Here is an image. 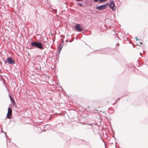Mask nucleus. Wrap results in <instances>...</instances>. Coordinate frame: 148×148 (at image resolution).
Returning a JSON list of instances; mask_svg holds the SVG:
<instances>
[{
  "instance_id": "10",
  "label": "nucleus",
  "mask_w": 148,
  "mask_h": 148,
  "mask_svg": "<svg viewBox=\"0 0 148 148\" xmlns=\"http://www.w3.org/2000/svg\"><path fill=\"white\" fill-rule=\"evenodd\" d=\"M9 97L10 99V100L11 101H12L13 100H14L12 97L10 96V95H9Z\"/></svg>"
},
{
  "instance_id": "12",
  "label": "nucleus",
  "mask_w": 148,
  "mask_h": 148,
  "mask_svg": "<svg viewBox=\"0 0 148 148\" xmlns=\"http://www.w3.org/2000/svg\"><path fill=\"white\" fill-rule=\"evenodd\" d=\"M77 5L80 6H81L82 5L81 3H77Z\"/></svg>"
},
{
  "instance_id": "5",
  "label": "nucleus",
  "mask_w": 148,
  "mask_h": 148,
  "mask_svg": "<svg viewBox=\"0 0 148 148\" xmlns=\"http://www.w3.org/2000/svg\"><path fill=\"white\" fill-rule=\"evenodd\" d=\"M76 30L78 32H80L83 30V28L81 27L79 24H77L75 26Z\"/></svg>"
},
{
  "instance_id": "9",
  "label": "nucleus",
  "mask_w": 148,
  "mask_h": 148,
  "mask_svg": "<svg viewBox=\"0 0 148 148\" xmlns=\"http://www.w3.org/2000/svg\"><path fill=\"white\" fill-rule=\"evenodd\" d=\"M12 103H13V105L14 107H15L16 106V105L15 104V102L14 101V100H13L12 101Z\"/></svg>"
},
{
  "instance_id": "7",
  "label": "nucleus",
  "mask_w": 148,
  "mask_h": 148,
  "mask_svg": "<svg viewBox=\"0 0 148 148\" xmlns=\"http://www.w3.org/2000/svg\"><path fill=\"white\" fill-rule=\"evenodd\" d=\"M63 45H62L61 44H60L58 47V53L59 54L60 52V51L62 48Z\"/></svg>"
},
{
  "instance_id": "19",
  "label": "nucleus",
  "mask_w": 148,
  "mask_h": 148,
  "mask_svg": "<svg viewBox=\"0 0 148 148\" xmlns=\"http://www.w3.org/2000/svg\"><path fill=\"white\" fill-rule=\"evenodd\" d=\"M5 134H6V132L5 133Z\"/></svg>"
},
{
  "instance_id": "3",
  "label": "nucleus",
  "mask_w": 148,
  "mask_h": 148,
  "mask_svg": "<svg viewBox=\"0 0 148 148\" xmlns=\"http://www.w3.org/2000/svg\"><path fill=\"white\" fill-rule=\"evenodd\" d=\"M7 61L8 63L10 64H14L15 63L14 60L11 57H8L7 58Z\"/></svg>"
},
{
  "instance_id": "13",
  "label": "nucleus",
  "mask_w": 148,
  "mask_h": 148,
  "mask_svg": "<svg viewBox=\"0 0 148 148\" xmlns=\"http://www.w3.org/2000/svg\"><path fill=\"white\" fill-rule=\"evenodd\" d=\"M135 39H136V41H138V38L137 37H136L135 38Z\"/></svg>"
},
{
  "instance_id": "1",
  "label": "nucleus",
  "mask_w": 148,
  "mask_h": 148,
  "mask_svg": "<svg viewBox=\"0 0 148 148\" xmlns=\"http://www.w3.org/2000/svg\"><path fill=\"white\" fill-rule=\"evenodd\" d=\"M31 45L32 47L38 48L40 49H43L42 45L40 42H31Z\"/></svg>"
},
{
  "instance_id": "15",
  "label": "nucleus",
  "mask_w": 148,
  "mask_h": 148,
  "mask_svg": "<svg viewBox=\"0 0 148 148\" xmlns=\"http://www.w3.org/2000/svg\"><path fill=\"white\" fill-rule=\"evenodd\" d=\"M77 1H83V0H75Z\"/></svg>"
},
{
  "instance_id": "11",
  "label": "nucleus",
  "mask_w": 148,
  "mask_h": 148,
  "mask_svg": "<svg viewBox=\"0 0 148 148\" xmlns=\"http://www.w3.org/2000/svg\"><path fill=\"white\" fill-rule=\"evenodd\" d=\"M107 0H99V1L100 2H103V1H107Z\"/></svg>"
},
{
  "instance_id": "2",
  "label": "nucleus",
  "mask_w": 148,
  "mask_h": 148,
  "mask_svg": "<svg viewBox=\"0 0 148 148\" xmlns=\"http://www.w3.org/2000/svg\"><path fill=\"white\" fill-rule=\"evenodd\" d=\"M109 7L111 8L112 10L114 11L116 10V8H115L114 2V1H112L109 4Z\"/></svg>"
},
{
  "instance_id": "14",
  "label": "nucleus",
  "mask_w": 148,
  "mask_h": 148,
  "mask_svg": "<svg viewBox=\"0 0 148 148\" xmlns=\"http://www.w3.org/2000/svg\"><path fill=\"white\" fill-rule=\"evenodd\" d=\"M94 1L96 2L98 1V0H94Z\"/></svg>"
},
{
  "instance_id": "4",
  "label": "nucleus",
  "mask_w": 148,
  "mask_h": 148,
  "mask_svg": "<svg viewBox=\"0 0 148 148\" xmlns=\"http://www.w3.org/2000/svg\"><path fill=\"white\" fill-rule=\"evenodd\" d=\"M12 114V110L10 108H8V113L7 114V117L10 119L11 118V116Z\"/></svg>"
},
{
  "instance_id": "6",
  "label": "nucleus",
  "mask_w": 148,
  "mask_h": 148,
  "mask_svg": "<svg viewBox=\"0 0 148 148\" xmlns=\"http://www.w3.org/2000/svg\"><path fill=\"white\" fill-rule=\"evenodd\" d=\"M96 9H98L99 10H101L105 9L102 5L97 6L96 7Z\"/></svg>"
},
{
  "instance_id": "18",
  "label": "nucleus",
  "mask_w": 148,
  "mask_h": 148,
  "mask_svg": "<svg viewBox=\"0 0 148 148\" xmlns=\"http://www.w3.org/2000/svg\"><path fill=\"white\" fill-rule=\"evenodd\" d=\"M140 55H141V53H140Z\"/></svg>"
},
{
  "instance_id": "17",
  "label": "nucleus",
  "mask_w": 148,
  "mask_h": 148,
  "mask_svg": "<svg viewBox=\"0 0 148 148\" xmlns=\"http://www.w3.org/2000/svg\"><path fill=\"white\" fill-rule=\"evenodd\" d=\"M140 44H142V43L141 42H140Z\"/></svg>"
},
{
  "instance_id": "16",
  "label": "nucleus",
  "mask_w": 148,
  "mask_h": 148,
  "mask_svg": "<svg viewBox=\"0 0 148 148\" xmlns=\"http://www.w3.org/2000/svg\"><path fill=\"white\" fill-rule=\"evenodd\" d=\"M119 45V44L118 43L117 44H116V45Z\"/></svg>"
},
{
  "instance_id": "8",
  "label": "nucleus",
  "mask_w": 148,
  "mask_h": 148,
  "mask_svg": "<svg viewBox=\"0 0 148 148\" xmlns=\"http://www.w3.org/2000/svg\"><path fill=\"white\" fill-rule=\"evenodd\" d=\"M108 3H106L102 5L103 7L104 8V9H105L107 8V7H106V6H108Z\"/></svg>"
}]
</instances>
